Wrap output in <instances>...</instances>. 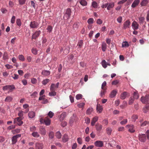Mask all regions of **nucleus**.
Here are the masks:
<instances>
[{"label": "nucleus", "mask_w": 149, "mask_h": 149, "mask_svg": "<svg viewBox=\"0 0 149 149\" xmlns=\"http://www.w3.org/2000/svg\"><path fill=\"white\" fill-rule=\"evenodd\" d=\"M15 88V86L14 85H7L3 87V90L6 91L9 90L10 92H12L13 90Z\"/></svg>", "instance_id": "obj_1"}, {"label": "nucleus", "mask_w": 149, "mask_h": 149, "mask_svg": "<svg viewBox=\"0 0 149 149\" xmlns=\"http://www.w3.org/2000/svg\"><path fill=\"white\" fill-rule=\"evenodd\" d=\"M141 101L143 104H146L148 103L149 102V95L147 94L145 96L141 97Z\"/></svg>", "instance_id": "obj_2"}, {"label": "nucleus", "mask_w": 149, "mask_h": 149, "mask_svg": "<svg viewBox=\"0 0 149 149\" xmlns=\"http://www.w3.org/2000/svg\"><path fill=\"white\" fill-rule=\"evenodd\" d=\"M71 10L70 8H68L65 12L64 13L63 18L65 19V17L67 19H69L70 17L71 14Z\"/></svg>", "instance_id": "obj_3"}, {"label": "nucleus", "mask_w": 149, "mask_h": 149, "mask_svg": "<svg viewBox=\"0 0 149 149\" xmlns=\"http://www.w3.org/2000/svg\"><path fill=\"white\" fill-rule=\"evenodd\" d=\"M22 120V119L20 117L16 118L14 119L13 123L14 124H17L18 125L20 126L23 123Z\"/></svg>", "instance_id": "obj_4"}, {"label": "nucleus", "mask_w": 149, "mask_h": 149, "mask_svg": "<svg viewBox=\"0 0 149 149\" xmlns=\"http://www.w3.org/2000/svg\"><path fill=\"white\" fill-rule=\"evenodd\" d=\"M139 140L141 142H144L146 140V136L145 134H139L138 136Z\"/></svg>", "instance_id": "obj_5"}, {"label": "nucleus", "mask_w": 149, "mask_h": 149, "mask_svg": "<svg viewBox=\"0 0 149 149\" xmlns=\"http://www.w3.org/2000/svg\"><path fill=\"white\" fill-rule=\"evenodd\" d=\"M39 25V24L35 21L31 22L29 25L30 28L33 29L37 28L38 27Z\"/></svg>", "instance_id": "obj_6"}, {"label": "nucleus", "mask_w": 149, "mask_h": 149, "mask_svg": "<svg viewBox=\"0 0 149 149\" xmlns=\"http://www.w3.org/2000/svg\"><path fill=\"white\" fill-rule=\"evenodd\" d=\"M126 127L128 129V131L131 133H134L135 131L134 127L133 125H126Z\"/></svg>", "instance_id": "obj_7"}, {"label": "nucleus", "mask_w": 149, "mask_h": 149, "mask_svg": "<svg viewBox=\"0 0 149 149\" xmlns=\"http://www.w3.org/2000/svg\"><path fill=\"white\" fill-rule=\"evenodd\" d=\"M59 84V83L58 82L56 84H52L50 86V91H55L56 90V89L58 87Z\"/></svg>", "instance_id": "obj_8"}, {"label": "nucleus", "mask_w": 149, "mask_h": 149, "mask_svg": "<svg viewBox=\"0 0 149 149\" xmlns=\"http://www.w3.org/2000/svg\"><path fill=\"white\" fill-rule=\"evenodd\" d=\"M41 33V32L40 30L36 31L32 35V39H36L39 37Z\"/></svg>", "instance_id": "obj_9"}, {"label": "nucleus", "mask_w": 149, "mask_h": 149, "mask_svg": "<svg viewBox=\"0 0 149 149\" xmlns=\"http://www.w3.org/2000/svg\"><path fill=\"white\" fill-rule=\"evenodd\" d=\"M21 136V134H18L13 136L12 137V141L13 144L16 143L17 141V139Z\"/></svg>", "instance_id": "obj_10"}, {"label": "nucleus", "mask_w": 149, "mask_h": 149, "mask_svg": "<svg viewBox=\"0 0 149 149\" xmlns=\"http://www.w3.org/2000/svg\"><path fill=\"white\" fill-rule=\"evenodd\" d=\"M35 147L36 149H42L43 147V145L41 143L37 142L36 143Z\"/></svg>", "instance_id": "obj_11"}, {"label": "nucleus", "mask_w": 149, "mask_h": 149, "mask_svg": "<svg viewBox=\"0 0 149 149\" xmlns=\"http://www.w3.org/2000/svg\"><path fill=\"white\" fill-rule=\"evenodd\" d=\"M130 22L129 20H127L123 24V29H125L130 27Z\"/></svg>", "instance_id": "obj_12"}, {"label": "nucleus", "mask_w": 149, "mask_h": 149, "mask_svg": "<svg viewBox=\"0 0 149 149\" xmlns=\"http://www.w3.org/2000/svg\"><path fill=\"white\" fill-rule=\"evenodd\" d=\"M94 144L95 146L99 147H101L103 146V143L102 141H96L94 143Z\"/></svg>", "instance_id": "obj_13"}, {"label": "nucleus", "mask_w": 149, "mask_h": 149, "mask_svg": "<svg viewBox=\"0 0 149 149\" xmlns=\"http://www.w3.org/2000/svg\"><path fill=\"white\" fill-rule=\"evenodd\" d=\"M40 133L42 135H45L46 133L45 128L43 127H41L39 128Z\"/></svg>", "instance_id": "obj_14"}, {"label": "nucleus", "mask_w": 149, "mask_h": 149, "mask_svg": "<svg viewBox=\"0 0 149 149\" xmlns=\"http://www.w3.org/2000/svg\"><path fill=\"white\" fill-rule=\"evenodd\" d=\"M96 130L100 132L102 129V126L98 123H97L95 125Z\"/></svg>", "instance_id": "obj_15"}, {"label": "nucleus", "mask_w": 149, "mask_h": 149, "mask_svg": "<svg viewBox=\"0 0 149 149\" xmlns=\"http://www.w3.org/2000/svg\"><path fill=\"white\" fill-rule=\"evenodd\" d=\"M132 26L134 30H137L138 28L139 24L136 21H134L132 23Z\"/></svg>", "instance_id": "obj_16"}, {"label": "nucleus", "mask_w": 149, "mask_h": 149, "mask_svg": "<svg viewBox=\"0 0 149 149\" xmlns=\"http://www.w3.org/2000/svg\"><path fill=\"white\" fill-rule=\"evenodd\" d=\"M13 100V98L12 96L10 95H8L6 97L4 101L7 102H10L12 101Z\"/></svg>", "instance_id": "obj_17"}, {"label": "nucleus", "mask_w": 149, "mask_h": 149, "mask_svg": "<svg viewBox=\"0 0 149 149\" xmlns=\"http://www.w3.org/2000/svg\"><path fill=\"white\" fill-rule=\"evenodd\" d=\"M140 0H135L132 3L131 7L133 8H134L136 7L139 3Z\"/></svg>", "instance_id": "obj_18"}, {"label": "nucleus", "mask_w": 149, "mask_h": 149, "mask_svg": "<svg viewBox=\"0 0 149 149\" xmlns=\"http://www.w3.org/2000/svg\"><path fill=\"white\" fill-rule=\"evenodd\" d=\"M44 122L45 124L47 125H49L50 124L51 120L47 117H46L45 118L44 120Z\"/></svg>", "instance_id": "obj_19"}, {"label": "nucleus", "mask_w": 149, "mask_h": 149, "mask_svg": "<svg viewBox=\"0 0 149 149\" xmlns=\"http://www.w3.org/2000/svg\"><path fill=\"white\" fill-rule=\"evenodd\" d=\"M98 118L97 116H95L92 119L91 123V125L92 126H93L95 125V122L97 121Z\"/></svg>", "instance_id": "obj_20"}, {"label": "nucleus", "mask_w": 149, "mask_h": 149, "mask_svg": "<svg viewBox=\"0 0 149 149\" xmlns=\"http://www.w3.org/2000/svg\"><path fill=\"white\" fill-rule=\"evenodd\" d=\"M117 93V91L116 90H113L111 93L110 96L111 98L114 97Z\"/></svg>", "instance_id": "obj_21"}, {"label": "nucleus", "mask_w": 149, "mask_h": 149, "mask_svg": "<svg viewBox=\"0 0 149 149\" xmlns=\"http://www.w3.org/2000/svg\"><path fill=\"white\" fill-rule=\"evenodd\" d=\"M69 137L67 134H65L62 138V140L63 142H66L68 141L69 139Z\"/></svg>", "instance_id": "obj_22"}, {"label": "nucleus", "mask_w": 149, "mask_h": 149, "mask_svg": "<svg viewBox=\"0 0 149 149\" xmlns=\"http://www.w3.org/2000/svg\"><path fill=\"white\" fill-rule=\"evenodd\" d=\"M97 112L99 113H101L102 111V107L100 104H97L96 108Z\"/></svg>", "instance_id": "obj_23"}, {"label": "nucleus", "mask_w": 149, "mask_h": 149, "mask_svg": "<svg viewBox=\"0 0 149 149\" xmlns=\"http://www.w3.org/2000/svg\"><path fill=\"white\" fill-rule=\"evenodd\" d=\"M80 3L83 6H86L87 5V3L86 0H80Z\"/></svg>", "instance_id": "obj_24"}, {"label": "nucleus", "mask_w": 149, "mask_h": 149, "mask_svg": "<svg viewBox=\"0 0 149 149\" xmlns=\"http://www.w3.org/2000/svg\"><path fill=\"white\" fill-rule=\"evenodd\" d=\"M32 136L35 138H38L40 136V135L37 132H33L31 134Z\"/></svg>", "instance_id": "obj_25"}, {"label": "nucleus", "mask_w": 149, "mask_h": 149, "mask_svg": "<svg viewBox=\"0 0 149 149\" xmlns=\"http://www.w3.org/2000/svg\"><path fill=\"white\" fill-rule=\"evenodd\" d=\"M127 94V93L126 92H124L122 93L120 95L121 99L122 100H124V99H125L126 97Z\"/></svg>", "instance_id": "obj_26"}, {"label": "nucleus", "mask_w": 149, "mask_h": 149, "mask_svg": "<svg viewBox=\"0 0 149 149\" xmlns=\"http://www.w3.org/2000/svg\"><path fill=\"white\" fill-rule=\"evenodd\" d=\"M138 19L139 23L143 24L145 22V18L143 17H139Z\"/></svg>", "instance_id": "obj_27"}, {"label": "nucleus", "mask_w": 149, "mask_h": 149, "mask_svg": "<svg viewBox=\"0 0 149 149\" xmlns=\"http://www.w3.org/2000/svg\"><path fill=\"white\" fill-rule=\"evenodd\" d=\"M28 116L29 118H32L35 116V113L33 111H30L29 113Z\"/></svg>", "instance_id": "obj_28"}, {"label": "nucleus", "mask_w": 149, "mask_h": 149, "mask_svg": "<svg viewBox=\"0 0 149 149\" xmlns=\"http://www.w3.org/2000/svg\"><path fill=\"white\" fill-rule=\"evenodd\" d=\"M42 74L44 76H48L50 74V72L48 70H44L42 71Z\"/></svg>", "instance_id": "obj_29"}, {"label": "nucleus", "mask_w": 149, "mask_h": 149, "mask_svg": "<svg viewBox=\"0 0 149 149\" xmlns=\"http://www.w3.org/2000/svg\"><path fill=\"white\" fill-rule=\"evenodd\" d=\"M114 6V4L113 2L110 3H109L108 7H107V9L108 10H110L111 8H113Z\"/></svg>", "instance_id": "obj_30"}, {"label": "nucleus", "mask_w": 149, "mask_h": 149, "mask_svg": "<svg viewBox=\"0 0 149 149\" xmlns=\"http://www.w3.org/2000/svg\"><path fill=\"white\" fill-rule=\"evenodd\" d=\"M107 48V45L106 43H103L102 44V51L104 52L106 50Z\"/></svg>", "instance_id": "obj_31"}, {"label": "nucleus", "mask_w": 149, "mask_h": 149, "mask_svg": "<svg viewBox=\"0 0 149 149\" xmlns=\"http://www.w3.org/2000/svg\"><path fill=\"white\" fill-rule=\"evenodd\" d=\"M134 99H135L133 97L131 96V97H130L129 99L128 104L129 105L132 104L134 102Z\"/></svg>", "instance_id": "obj_32"}, {"label": "nucleus", "mask_w": 149, "mask_h": 149, "mask_svg": "<svg viewBox=\"0 0 149 149\" xmlns=\"http://www.w3.org/2000/svg\"><path fill=\"white\" fill-rule=\"evenodd\" d=\"M148 0H143L141 3V6H145L148 3Z\"/></svg>", "instance_id": "obj_33"}, {"label": "nucleus", "mask_w": 149, "mask_h": 149, "mask_svg": "<svg viewBox=\"0 0 149 149\" xmlns=\"http://www.w3.org/2000/svg\"><path fill=\"white\" fill-rule=\"evenodd\" d=\"M133 97L134 99H137L139 97V95L137 92H134L133 93Z\"/></svg>", "instance_id": "obj_34"}, {"label": "nucleus", "mask_w": 149, "mask_h": 149, "mask_svg": "<svg viewBox=\"0 0 149 149\" xmlns=\"http://www.w3.org/2000/svg\"><path fill=\"white\" fill-rule=\"evenodd\" d=\"M8 58V57L7 53L5 52L3 55V60H5Z\"/></svg>", "instance_id": "obj_35"}, {"label": "nucleus", "mask_w": 149, "mask_h": 149, "mask_svg": "<svg viewBox=\"0 0 149 149\" xmlns=\"http://www.w3.org/2000/svg\"><path fill=\"white\" fill-rule=\"evenodd\" d=\"M101 64L103 67L105 68L107 67V62L104 60H103L102 61L101 63Z\"/></svg>", "instance_id": "obj_36"}, {"label": "nucleus", "mask_w": 149, "mask_h": 149, "mask_svg": "<svg viewBox=\"0 0 149 149\" xmlns=\"http://www.w3.org/2000/svg\"><path fill=\"white\" fill-rule=\"evenodd\" d=\"M51 92L49 93V95L50 96H55L56 95V93L55 91H50Z\"/></svg>", "instance_id": "obj_37"}, {"label": "nucleus", "mask_w": 149, "mask_h": 149, "mask_svg": "<svg viewBox=\"0 0 149 149\" xmlns=\"http://www.w3.org/2000/svg\"><path fill=\"white\" fill-rule=\"evenodd\" d=\"M107 85V83L106 81H104L102 84L101 86V89L102 90L107 89V88L105 87Z\"/></svg>", "instance_id": "obj_38"}, {"label": "nucleus", "mask_w": 149, "mask_h": 149, "mask_svg": "<svg viewBox=\"0 0 149 149\" xmlns=\"http://www.w3.org/2000/svg\"><path fill=\"white\" fill-rule=\"evenodd\" d=\"M66 116V113L63 112L61 113L60 115V119L61 120H63Z\"/></svg>", "instance_id": "obj_39"}, {"label": "nucleus", "mask_w": 149, "mask_h": 149, "mask_svg": "<svg viewBox=\"0 0 149 149\" xmlns=\"http://www.w3.org/2000/svg\"><path fill=\"white\" fill-rule=\"evenodd\" d=\"M93 22L94 19L92 18L88 19L87 21V22L89 24H93Z\"/></svg>", "instance_id": "obj_40"}, {"label": "nucleus", "mask_w": 149, "mask_h": 149, "mask_svg": "<svg viewBox=\"0 0 149 149\" xmlns=\"http://www.w3.org/2000/svg\"><path fill=\"white\" fill-rule=\"evenodd\" d=\"M36 130V128L34 126H32L30 127V131L31 132H35Z\"/></svg>", "instance_id": "obj_41"}, {"label": "nucleus", "mask_w": 149, "mask_h": 149, "mask_svg": "<svg viewBox=\"0 0 149 149\" xmlns=\"http://www.w3.org/2000/svg\"><path fill=\"white\" fill-rule=\"evenodd\" d=\"M106 130L107 134L109 135H111L112 131V129L110 127H108L107 128Z\"/></svg>", "instance_id": "obj_42"}, {"label": "nucleus", "mask_w": 149, "mask_h": 149, "mask_svg": "<svg viewBox=\"0 0 149 149\" xmlns=\"http://www.w3.org/2000/svg\"><path fill=\"white\" fill-rule=\"evenodd\" d=\"M49 81V79H47L44 80L42 82V84L43 85H45Z\"/></svg>", "instance_id": "obj_43"}, {"label": "nucleus", "mask_w": 149, "mask_h": 149, "mask_svg": "<svg viewBox=\"0 0 149 149\" xmlns=\"http://www.w3.org/2000/svg\"><path fill=\"white\" fill-rule=\"evenodd\" d=\"M92 6L94 8H97V3L95 1L92 2Z\"/></svg>", "instance_id": "obj_44"}, {"label": "nucleus", "mask_w": 149, "mask_h": 149, "mask_svg": "<svg viewBox=\"0 0 149 149\" xmlns=\"http://www.w3.org/2000/svg\"><path fill=\"white\" fill-rule=\"evenodd\" d=\"M149 124V122L146 121H145L143 123H142L140 124V126L141 127H143L144 126H146L147 125H148Z\"/></svg>", "instance_id": "obj_45"}, {"label": "nucleus", "mask_w": 149, "mask_h": 149, "mask_svg": "<svg viewBox=\"0 0 149 149\" xmlns=\"http://www.w3.org/2000/svg\"><path fill=\"white\" fill-rule=\"evenodd\" d=\"M132 120L134 122H135L136 119L138 118V116L136 115H134L132 116Z\"/></svg>", "instance_id": "obj_46"}, {"label": "nucleus", "mask_w": 149, "mask_h": 149, "mask_svg": "<svg viewBox=\"0 0 149 149\" xmlns=\"http://www.w3.org/2000/svg\"><path fill=\"white\" fill-rule=\"evenodd\" d=\"M16 23L17 25L19 26H20L22 24L21 21L20 19H17Z\"/></svg>", "instance_id": "obj_47"}, {"label": "nucleus", "mask_w": 149, "mask_h": 149, "mask_svg": "<svg viewBox=\"0 0 149 149\" xmlns=\"http://www.w3.org/2000/svg\"><path fill=\"white\" fill-rule=\"evenodd\" d=\"M18 58L19 60L22 61H24L25 60V58L23 55H19L18 56Z\"/></svg>", "instance_id": "obj_48"}, {"label": "nucleus", "mask_w": 149, "mask_h": 149, "mask_svg": "<svg viewBox=\"0 0 149 149\" xmlns=\"http://www.w3.org/2000/svg\"><path fill=\"white\" fill-rule=\"evenodd\" d=\"M42 46H45V43L47 42V40L46 38H42Z\"/></svg>", "instance_id": "obj_49"}, {"label": "nucleus", "mask_w": 149, "mask_h": 149, "mask_svg": "<svg viewBox=\"0 0 149 149\" xmlns=\"http://www.w3.org/2000/svg\"><path fill=\"white\" fill-rule=\"evenodd\" d=\"M31 52L32 53L35 55L37 54L38 53L37 50L36 49L34 48H33L31 50Z\"/></svg>", "instance_id": "obj_50"}, {"label": "nucleus", "mask_w": 149, "mask_h": 149, "mask_svg": "<svg viewBox=\"0 0 149 149\" xmlns=\"http://www.w3.org/2000/svg\"><path fill=\"white\" fill-rule=\"evenodd\" d=\"M56 136L57 138L60 139L61 137V134L59 132H56Z\"/></svg>", "instance_id": "obj_51"}, {"label": "nucleus", "mask_w": 149, "mask_h": 149, "mask_svg": "<svg viewBox=\"0 0 149 149\" xmlns=\"http://www.w3.org/2000/svg\"><path fill=\"white\" fill-rule=\"evenodd\" d=\"M127 119H123L121 121L120 123L122 125H125L127 123Z\"/></svg>", "instance_id": "obj_52"}, {"label": "nucleus", "mask_w": 149, "mask_h": 149, "mask_svg": "<svg viewBox=\"0 0 149 149\" xmlns=\"http://www.w3.org/2000/svg\"><path fill=\"white\" fill-rule=\"evenodd\" d=\"M129 45L127 42L126 41H125L123 42L122 44V47H129Z\"/></svg>", "instance_id": "obj_53"}, {"label": "nucleus", "mask_w": 149, "mask_h": 149, "mask_svg": "<svg viewBox=\"0 0 149 149\" xmlns=\"http://www.w3.org/2000/svg\"><path fill=\"white\" fill-rule=\"evenodd\" d=\"M82 95L81 94H78L76 96V99L77 100H80L82 98Z\"/></svg>", "instance_id": "obj_54"}, {"label": "nucleus", "mask_w": 149, "mask_h": 149, "mask_svg": "<svg viewBox=\"0 0 149 149\" xmlns=\"http://www.w3.org/2000/svg\"><path fill=\"white\" fill-rule=\"evenodd\" d=\"M119 82V81L118 80H115L113 81L111 84L113 85H116L118 84Z\"/></svg>", "instance_id": "obj_55"}, {"label": "nucleus", "mask_w": 149, "mask_h": 149, "mask_svg": "<svg viewBox=\"0 0 149 149\" xmlns=\"http://www.w3.org/2000/svg\"><path fill=\"white\" fill-rule=\"evenodd\" d=\"M93 111V109L91 108H89L86 111V113L88 115H90L91 113Z\"/></svg>", "instance_id": "obj_56"}, {"label": "nucleus", "mask_w": 149, "mask_h": 149, "mask_svg": "<svg viewBox=\"0 0 149 149\" xmlns=\"http://www.w3.org/2000/svg\"><path fill=\"white\" fill-rule=\"evenodd\" d=\"M85 105L84 103V102H81L77 104V105L79 108L83 107Z\"/></svg>", "instance_id": "obj_57"}, {"label": "nucleus", "mask_w": 149, "mask_h": 149, "mask_svg": "<svg viewBox=\"0 0 149 149\" xmlns=\"http://www.w3.org/2000/svg\"><path fill=\"white\" fill-rule=\"evenodd\" d=\"M31 82L33 84H36L37 82V79L35 78H32L31 80Z\"/></svg>", "instance_id": "obj_58"}, {"label": "nucleus", "mask_w": 149, "mask_h": 149, "mask_svg": "<svg viewBox=\"0 0 149 149\" xmlns=\"http://www.w3.org/2000/svg\"><path fill=\"white\" fill-rule=\"evenodd\" d=\"M48 115L50 118H52L54 115V113L52 111H50L48 114Z\"/></svg>", "instance_id": "obj_59"}, {"label": "nucleus", "mask_w": 149, "mask_h": 149, "mask_svg": "<svg viewBox=\"0 0 149 149\" xmlns=\"http://www.w3.org/2000/svg\"><path fill=\"white\" fill-rule=\"evenodd\" d=\"M13 78L15 80L19 78V75L16 74H14L12 76Z\"/></svg>", "instance_id": "obj_60"}, {"label": "nucleus", "mask_w": 149, "mask_h": 149, "mask_svg": "<svg viewBox=\"0 0 149 149\" xmlns=\"http://www.w3.org/2000/svg\"><path fill=\"white\" fill-rule=\"evenodd\" d=\"M15 16H13L11 19V23L13 24H14L15 22Z\"/></svg>", "instance_id": "obj_61"}, {"label": "nucleus", "mask_w": 149, "mask_h": 149, "mask_svg": "<svg viewBox=\"0 0 149 149\" xmlns=\"http://www.w3.org/2000/svg\"><path fill=\"white\" fill-rule=\"evenodd\" d=\"M52 28L51 26H48L47 28V30L49 32H50L52 31Z\"/></svg>", "instance_id": "obj_62"}, {"label": "nucleus", "mask_w": 149, "mask_h": 149, "mask_svg": "<svg viewBox=\"0 0 149 149\" xmlns=\"http://www.w3.org/2000/svg\"><path fill=\"white\" fill-rule=\"evenodd\" d=\"M49 136L50 138L52 139L54 137V134L52 132H50L49 134Z\"/></svg>", "instance_id": "obj_63"}, {"label": "nucleus", "mask_w": 149, "mask_h": 149, "mask_svg": "<svg viewBox=\"0 0 149 149\" xmlns=\"http://www.w3.org/2000/svg\"><path fill=\"white\" fill-rule=\"evenodd\" d=\"M83 41L82 40H80L78 42L77 45L78 46H79V47L80 48L81 47L82 45Z\"/></svg>", "instance_id": "obj_64"}]
</instances>
